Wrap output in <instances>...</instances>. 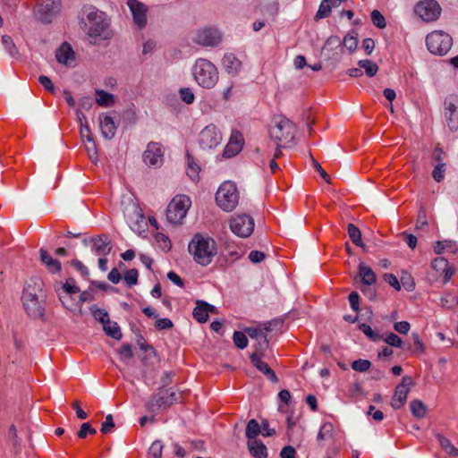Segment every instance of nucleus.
<instances>
[{
	"label": "nucleus",
	"instance_id": "obj_25",
	"mask_svg": "<svg viewBox=\"0 0 458 458\" xmlns=\"http://www.w3.org/2000/svg\"><path fill=\"white\" fill-rule=\"evenodd\" d=\"M27 314L32 318H41L44 316L45 308L43 301H22Z\"/></svg>",
	"mask_w": 458,
	"mask_h": 458
},
{
	"label": "nucleus",
	"instance_id": "obj_22",
	"mask_svg": "<svg viewBox=\"0 0 458 458\" xmlns=\"http://www.w3.org/2000/svg\"><path fill=\"white\" fill-rule=\"evenodd\" d=\"M263 355L264 354L261 353H251L250 356V361L259 371L267 376L272 382L276 383L278 381V378L267 363L261 360Z\"/></svg>",
	"mask_w": 458,
	"mask_h": 458
},
{
	"label": "nucleus",
	"instance_id": "obj_55",
	"mask_svg": "<svg viewBox=\"0 0 458 458\" xmlns=\"http://www.w3.org/2000/svg\"><path fill=\"white\" fill-rule=\"evenodd\" d=\"M432 267L437 272H443L446 270L449 266V262L445 258H436L431 263Z\"/></svg>",
	"mask_w": 458,
	"mask_h": 458
},
{
	"label": "nucleus",
	"instance_id": "obj_14",
	"mask_svg": "<svg viewBox=\"0 0 458 458\" xmlns=\"http://www.w3.org/2000/svg\"><path fill=\"white\" fill-rule=\"evenodd\" d=\"M142 160L146 165L151 168L160 167L164 163V148L158 142L151 141L142 155Z\"/></svg>",
	"mask_w": 458,
	"mask_h": 458
},
{
	"label": "nucleus",
	"instance_id": "obj_47",
	"mask_svg": "<svg viewBox=\"0 0 458 458\" xmlns=\"http://www.w3.org/2000/svg\"><path fill=\"white\" fill-rule=\"evenodd\" d=\"M358 46V39L355 36L347 34L344 40L342 41V47H345L348 49L351 53L355 51Z\"/></svg>",
	"mask_w": 458,
	"mask_h": 458
},
{
	"label": "nucleus",
	"instance_id": "obj_40",
	"mask_svg": "<svg viewBox=\"0 0 458 458\" xmlns=\"http://www.w3.org/2000/svg\"><path fill=\"white\" fill-rule=\"evenodd\" d=\"M437 438L445 453L454 456L458 455V449L452 445L448 438L439 434L437 435Z\"/></svg>",
	"mask_w": 458,
	"mask_h": 458
},
{
	"label": "nucleus",
	"instance_id": "obj_4",
	"mask_svg": "<svg viewBox=\"0 0 458 458\" xmlns=\"http://www.w3.org/2000/svg\"><path fill=\"white\" fill-rule=\"evenodd\" d=\"M240 194L235 182L225 181L216 192V202L225 212H232L239 203Z\"/></svg>",
	"mask_w": 458,
	"mask_h": 458
},
{
	"label": "nucleus",
	"instance_id": "obj_62",
	"mask_svg": "<svg viewBox=\"0 0 458 458\" xmlns=\"http://www.w3.org/2000/svg\"><path fill=\"white\" fill-rule=\"evenodd\" d=\"M384 280L394 289L399 291L401 289V284L397 277L393 274H385Z\"/></svg>",
	"mask_w": 458,
	"mask_h": 458
},
{
	"label": "nucleus",
	"instance_id": "obj_30",
	"mask_svg": "<svg viewBox=\"0 0 458 458\" xmlns=\"http://www.w3.org/2000/svg\"><path fill=\"white\" fill-rule=\"evenodd\" d=\"M40 259L50 272L57 273L61 270V263L57 259H53L48 252L43 249L40 250Z\"/></svg>",
	"mask_w": 458,
	"mask_h": 458
},
{
	"label": "nucleus",
	"instance_id": "obj_45",
	"mask_svg": "<svg viewBox=\"0 0 458 458\" xmlns=\"http://www.w3.org/2000/svg\"><path fill=\"white\" fill-rule=\"evenodd\" d=\"M332 8H334L332 5H330L327 2H325V0H322L315 15V20L318 21L320 19L328 17L331 13Z\"/></svg>",
	"mask_w": 458,
	"mask_h": 458
},
{
	"label": "nucleus",
	"instance_id": "obj_35",
	"mask_svg": "<svg viewBox=\"0 0 458 458\" xmlns=\"http://www.w3.org/2000/svg\"><path fill=\"white\" fill-rule=\"evenodd\" d=\"M242 149V143L240 140H233L231 138L229 143L224 149L223 156L225 157H232L238 154Z\"/></svg>",
	"mask_w": 458,
	"mask_h": 458
},
{
	"label": "nucleus",
	"instance_id": "obj_37",
	"mask_svg": "<svg viewBox=\"0 0 458 458\" xmlns=\"http://www.w3.org/2000/svg\"><path fill=\"white\" fill-rule=\"evenodd\" d=\"M334 426L330 422L324 423L317 436L318 441H325V440H330L334 437Z\"/></svg>",
	"mask_w": 458,
	"mask_h": 458
},
{
	"label": "nucleus",
	"instance_id": "obj_58",
	"mask_svg": "<svg viewBox=\"0 0 458 458\" xmlns=\"http://www.w3.org/2000/svg\"><path fill=\"white\" fill-rule=\"evenodd\" d=\"M384 341L389 344L390 346H393V347H397V348H401L402 345H403V340L401 339V337H399L397 335L394 334V333H389L386 338L384 339Z\"/></svg>",
	"mask_w": 458,
	"mask_h": 458
},
{
	"label": "nucleus",
	"instance_id": "obj_9",
	"mask_svg": "<svg viewBox=\"0 0 458 458\" xmlns=\"http://www.w3.org/2000/svg\"><path fill=\"white\" fill-rule=\"evenodd\" d=\"M178 400L177 394L171 388H159L146 403L148 411L154 412L160 409H166Z\"/></svg>",
	"mask_w": 458,
	"mask_h": 458
},
{
	"label": "nucleus",
	"instance_id": "obj_13",
	"mask_svg": "<svg viewBox=\"0 0 458 458\" xmlns=\"http://www.w3.org/2000/svg\"><path fill=\"white\" fill-rule=\"evenodd\" d=\"M222 141V134L214 124L207 125L199 134L198 142L202 149H211Z\"/></svg>",
	"mask_w": 458,
	"mask_h": 458
},
{
	"label": "nucleus",
	"instance_id": "obj_19",
	"mask_svg": "<svg viewBox=\"0 0 458 458\" xmlns=\"http://www.w3.org/2000/svg\"><path fill=\"white\" fill-rule=\"evenodd\" d=\"M99 127L102 136L106 140H112L116 132L117 124L110 113L99 114Z\"/></svg>",
	"mask_w": 458,
	"mask_h": 458
},
{
	"label": "nucleus",
	"instance_id": "obj_63",
	"mask_svg": "<svg viewBox=\"0 0 458 458\" xmlns=\"http://www.w3.org/2000/svg\"><path fill=\"white\" fill-rule=\"evenodd\" d=\"M327 47H330L331 49L335 47H342V41L340 38L337 36L329 37L325 43L324 49Z\"/></svg>",
	"mask_w": 458,
	"mask_h": 458
},
{
	"label": "nucleus",
	"instance_id": "obj_59",
	"mask_svg": "<svg viewBox=\"0 0 458 458\" xmlns=\"http://www.w3.org/2000/svg\"><path fill=\"white\" fill-rule=\"evenodd\" d=\"M282 319H274L267 323H266L261 328L267 334V332H271L273 330H279L283 327Z\"/></svg>",
	"mask_w": 458,
	"mask_h": 458
},
{
	"label": "nucleus",
	"instance_id": "obj_27",
	"mask_svg": "<svg viewBox=\"0 0 458 458\" xmlns=\"http://www.w3.org/2000/svg\"><path fill=\"white\" fill-rule=\"evenodd\" d=\"M80 292L79 287L76 285L74 279L69 278L62 286V291L58 293L59 300L65 308H69L70 305L65 301L66 296H70L73 293Z\"/></svg>",
	"mask_w": 458,
	"mask_h": 458
},
{
	"label": "nucleus",
	"instance_id": "obj_57",
	"mask_svg": "<svg viewBox=\"0 0 458 458\" xmlns=\"http://www.w3.org/2000/svg\"><path fill=\"white\" fill-rule=\"evenodd\" d=\"M114 427H115V424L114 422L113 416H112V414H108L107 416H106L105 421L102 422V424H101L100 431L103 434H107V433H110L114 428Z\"/></svg>",
	"mask_w": 458,
	"mask_h": 458
},
{
	"label": "nucleus",
	"instance_id": "obj_20",
	"mask_svg": "<svg viewBox=\"0 0 458 458\" xmlns=\"http://www.w3.org/2000/svg\"><path fill=\"white\" fill-rule=\"evenodd\" d=\"M246 333L251 339L257 341L253 353L264 354L268 348V340L264 330L261 327H249L246 329Z\"/></svg>",
	"mask_w": 458,
	"mask_h": 458
},
{
	"label": "nucleus",
	"instance_id": "obj_17",
	"mask_svg": "<svg viewBox=\"0 0 458 458\" xmlns=\"http://www.w3.org/2000/svg\"><path fill=\"white\" fill-rule=\"evenodd\" d=\"M56 61L68 67H74L76 64V56L72 46L64 42L55 51Z\"/></svg>",
	"mask_w": 458,
	"mask_h": 458
},
{
	"label": "nucleus",
	"instance_id": "obj_24",
	"mask_svg": "<svg viewBox=\"0 0 458 458\" xmlns=\"http://www.w3.org/2000/svg\"><path fill=\"white\" fill-rule=\"evenodd\" d=\"M127 222L133 231H140L146 225L144 215L138 206H132V214L127 215Z\"/></svg>",
	"mask_w": 458,
	"mask_h": 458
},
{
	"label": "nucleus",
	"instance_id": "obj_3",
	"mask_svg": "<svg viewBox=\"0 0 458 458\" xmlns=\"http://www.w3.org/2000/svg\"><path fill=\"white\" fill-rule=\"evenodd\" d=\"M192 76L197 84L204 89H212L219 79L216 66L206 58H198L191 68Z\"/></svg>",
	"mask_w": 458,
	"mask_h": 458
},
{
	"label": "nucleus",
	"instance_id": "obj_26",
	"mask_svg": "<svg viewBox=\"0 0 458 458\" xmlns=\"http://www.w3.org/2000/svg\"><path fill=\"white\" fill-rule=\"evenodd\" d=\"M225 70L232 75H236L242 68V62L233 54H225L222 60Z\"/></svg>",
	"mask_w": 458,
	"mask_h": 458
},
{
	"label": "nucleus",
	"instance_id": "obj_39",
	"mask_svg": "<svg viewBox=\"0 0 458 458\" xmlns=\"http://www.w3.org/2000/svg\"><path fill=\"white\" fill-rule=\"evenodd\" d=\"M347 232L352 242L359 247L364 248L360 230L353 224H348Z\"/></svg>",
	"mask_w": 458,
	"mask_h": 458
},
{
	"label": "nucleus",
	"instance_id": "obj_5",
	"mask_svg": "<svg viewBox=\"0 0 458 458\" xmlns=\"http://www.w3.org/2000/svg\"><path fill=\"white\" fill-rule=\"evenodd\" d=\"M295 125L287 118H280L270 130V137L278 147H286L291 144L295 135Z\"/></svg>",
	"mask_w": 458,
	"mask_h": 458
},
{
	"label": "nucleus",
	"instance_id": "obj_48",
	"mask_svg": "<svg viewBox=\"0 0 458 458\" xmlns=\"http://www.w3.org/2000/svg\"><path fill=\"white\" fill-rule=\"evenodd\" d=\"M371 21L373 24L378 29H384L386 26L385 17L377 10H373L371 13Z\"/></svg>",
	"mask_w": 458,
	"mask_h": 458
},
{
	"label": "nucleus",
	"instance_id": "obj_29",
	"mask_svg": "<svg viewBox=\"0 0 458 458\" xmlns=\"http://www.w3.org/2000/svg\"><path fill=\"white\" fill-rule=\"evenodd\" d=\"M359 276L361 279L362 284L366 285H372L376 283L377 276L374 271L365 265L363 262L359 264Z\"/></svg>",
	"mask_w": 458,
	"mask_h": 458
},
{
	"label": "nucleus",
	"instance_id": "obj_15",
	"mask_svg": "<svg viewBox=\"0 0 458 458\" xmlns=\"http://www.w3.org/2000/svg\"><path fill=\"white\" fill-rule=\"evenodd\" d=\"M415 385L412 377L404 376L402 382L395 387L394 394L391 399V406L394 410L401 409L407 400L411 387Z\"/></svg>",
	"mask_w": 458,
	"mask_h": 458
},
{
	"label": "nucleus",
	"instance_id": "obj_7",
	"mask_svg": "<svg viewBox=\"0 0 458 458\" xmlns=\"http://www.w3.org/2000/svg\"><path fill=\"white\" fill-rule=\"evenodd\" d=\"M453 39L451 36L442 30H435L426 38L428 51L434 55H444L451 48Z\"/></svg>",
	"mask_w": 458,
	"mask_h": 458
},
{
	"label": "nucleus",
	"instance_id": "obj_42",
	"mask_svg": "<svg viewBox=\"0 0 458 458\" xmlns=\"http://www.w3.org/2000/svg\"><path fill=\"white\" fill-rule=\"evenodd\" d=\"M359 329L371 341L377 342L382 339V335L376 333L370 326L362 323L359 325Z\"/></svg>",
	"mask_w": 458,
	"mask_h": 458
},
{
	"label": "nucleus",
	"instance_id": "obj_28",
	"mask_svg": "<svg viewBox=\"0 0 458 458\" xmlns=\"http://www.w3.org/2000/svg\"><path fill=\"white\" fill-rule=\"evenodd\" d=\"M248 448L255 458H267V451L266 445L258 439L248 440Z\"/></svg>",
	"mask_w": 458,
	"mask_h": 458
},
{
	"label": "nucleus",
	"instance_id": "obj_50",
	"mask_svg": "<svg viewBox=\"0 0 458 458\" xmlns=\"http://www.w3.org/2000/svg\"><path fill=\"white\" fill-rule=\"evenodd\" d=\"M233 340L234 344L240 349H244L248 345V339L242 332L235 331L233 333Z\"/></svg>",
	"mask_w": 458,
	"mask_h": 458
},
{
	"label": "nucleus",
	"instance_id": "obj_36",
	"mask_svg": "<svg viewBox=\"0 0 458 458\" xmlns=\"http://www.w3.org/2000/svg\"><path fill=\"white\" fill-rule=\"evenodd\" d=\"M261 433V426L255 419L248 421L245 435L249 440L256 439V437Z\"/></svg>",
	"mask_w": 458,
	"mask_h": 458
},
{
	"label": "nucleus",
	"instance_id": "obj_43",
	"mask_svg": "<svg viewBox=\"0 0 458 458\" xmlns=\"http://www.w3.org/2000/svg\"><path fill=\"white\" fill-rule=\"evenodd\" d=\"M90 310L93 318L97 321L100 322L102 325L106 324V322H108V320L110 319L106 310L100 308H97L96 306L92 307Z\"/></svg>",
	"mask_w": 458,
	"mask_h": 458
},
{
	"label": "nucleus",
	"instance_id": "obj_53",
	"mask_svg": "<svg viewBox=\"0 0 458 458\" xmlns=\"http://www.w3.org/2000/svg\"><path fill=\"white\" fill-rule=\"evenodd\" d=\"M139 273L136 268H131L126 271L124 274V281L129 286L137 284Z\"/></svg>",
	"mask_w": 458,
	"mask_h": 458
},
{
	"label": "nucleus",
	"instance_id": "obj_44",
	"mask_svg": "<svg viewBox=\"0 0 458 458\" xmlns=\"http://www.w3.org/2000/svg\"><path fill=\"white\" fill-rule=\"evenodd\" d=\"M163 444L160 440H156L152 443L148 449V458H162Z\"/></svg>",
	"mask_w": 458,
	"mask_h": 458
},
{
	"label": "nucleus",
	"instance_id": "obj_38",
	"mask_svg": "<svg viewBox=\"0 0 458 458\" xmlns=\"http://www.w3.org/2000/svg\"><path fill=\"white\" fill-rule=\"evenodd\" d=\"M410 408L414 417L421 419L426 416L427 407L421 401L418 399L412 400L410 403Z\"/></svg>",
	"mask_w": 458,
	"mask_h": 458
},
{
	"label": "nucleus",
	"instance_id": "obj_51",
	"mask_svg": "<svg viewBox=\"0 0 458 458\" xmlns=\"http://www.w3.org/2000/svg\"><path fill=\"white\" fill-rule=\"evenodd\" d=\"M2 44L10 55L14 56L17 54L16 47L10 36L4 35L2 37Z\"/></svg>",
	"mask_w": 458,
	"mask_h": 458
},
{
	"label": "nucleus",
	"instance_id": "obj_23",
	"mask_svg": "<svg viewBox=\"0 0 458 458\" xmlns=\"http://www.w3.org/2000/svg\"><path fill=\"white\" fill-rule=\"evenodd\" d=\"M112 242L107 235L102 234L93 237L91 250L98 256H107L112 250Z\"/></svg>",
	"mask_w": 458,
	"mask_h": 458
},
{
	"label": "nucleus",
	"instance_id": "obj_60",
	"mask_svg": "<svg viewBox=\"0 0 458 458\" xmlns=\"http://www.w3.org/2000/svg\"><path fill=\"white\" fill-rule=\"evenodd\" d=\"M96 429L90 426L89 422L81 424L80 430L77 432V436L80 438H85L88 434L95 435Z\"/></svg>",
	"mask_w": 458,
	"mask_h": 458
},
{
	"label": "nucleus",
	"instance_id": "obj_34",
	"mask_svg": "<svg viewBox=\"0 0 458 458\" xmlns=\"http://www.w3.org/2000/svg\"><path fill=\"white\" fill-rule=\"evenodd\" d=\"M103 329L108 336L115 340H120L123 336L121 328L118 324L116 322L111 321L110 319L108 322H106V324L103 325Z\"/></svg>",
	"mask_w": 458,
	"mask_h": 458
},
{
	"label": "nucleus",
	"instance_id": "obj_56",
	"mask_svg": "<svg viewBox=\"0 0 458 458\" xmlns=\"http://www.w3.org/2000/svg\"><path fill=\"white\" fill-rule=\"evenodd\" d=\"M118 354L122 360H127L132 358L133 352L129 344H123L118 351Z\"/></svg>",
	"mask_w": 458,
	"mask_h": 458
},
{
	"label": "nucleus",
	"instance_id": "obj_54",
	"mask_svg": "<svg viewBox=\"0 0 458 458\" xmlns=\"http://www.w3.org/2000/svg\"><path fill=\"white\" fill-rule=\"evenodd\" d=\"M445 163H438L433 172H432V177L434 180L437 182H440L443 181L445 177Z\"/></svg>",
	"mask_w": 458,
	"mask_h": 458
},
{
	"label": "nucleus",
	"instance_id": "obj_61",
	"mask_svg": "<svg viewBox=\"0 0 458 458\" xmlns=\"http://www.w3.org/2000/svg\"><path fill=\"white\" fill-rule=\"evenodd\" d=\"M156 240L159 243V246L163 250H169L171 249V242L167 236L163 233H157L156 235Z\"/></svg>",
	"mask_w": 458,
	"mask_h": 458
},
{
	"label": "nucleus",
	"instance_id": "obj_12",
	"mask_svg": "<svg viewBox=\"0 0 458 458\" xmlns=\"http://www.w3.org/2000/svg\"><path fill=\"white\" fill-rule=\"evenodd\" d=\"M254 220L251 216L242 214L236 215L230 220V229L237 236L249 237L254 230Z\"/></svg>",
	"mask_w": 458,
	"mask_h": 458
},
{
	"label": "nucleus",
	"instance_id": "obj_1",
	"mask_svg": "<svg viewBox=\"0 0 458 458\" xmlns=\"http://www.w3.org/2000/svg\"><path fill=\"white\" fill-rule=\"evenodd\" d=\"M85 13V30L89 38L105 40L112 37L110 22L105 13L93 6L86 8Z\"/></svg>",
	"mask_w": 458,
	"mask_h": 458
},
{
	"label": "nucleus",
	"instance_id": "obj_46",
	"mask_svg": "<svg viewBox=\"0 0 458 458\" xmlns=\"http://www.w3.org/2000/svg\"><path fill=\"white\" fill-rule=\"evenodd\" d=\"M371 362L369 360L359 359L352 362L351 367L358 372H366L369 369Z\"/></svg>",
	"mask_w": 458,
	"mask_h": 458
},
{
	"label": "nucleus",
	"instance_id": "obj_64",
	"mask_svg": "<svg viewBox=\"0 0 458 458\" xmlns=\"http://www.w3.org/2000/svg\"><path fill=\"white\" fill-rule=\"evenodd\" d=\"M38 81L47 91L52 93L55 92V89L50 78L46 75H40L38 77Z\"/></svg>",
	"mask_w": 458,
	"mask_h": 458
},
{
	"label": "nucleus",
	"instance_id": "obj_49",
	"mask_svg": "<svg viewBox=\"0 0 458 458\" xmlns=\"http://www.w3.org/2000/svg\"><path fill=\"white\" fill-rule=\"evenodd\" d=\"M85 148L88 153L89 159L92 162H97L98 160V151L95 141L92 140H89L85 142Z\"/></svg>",
	"mask_w": 458,
	"mask_h": 458
},
{
	"label": "nucleus",
	"instance_id": "obj_21",
	"mask_svg": "<svg viewBox=\"0 0 458 458\" xmlns=\"http://www.w3.org/2000/svg\"><path fill=\"white\" fill-rule=\"evenodd\" d=\"M43 283L39 279L32 280L28 283L23 289L22 301H43L44 294L42 290Z\"/></svg>",
	"mask_w": 458,
	"mask_h": 458
},
{
	"label": "nucleus",
	"instance_id": "obj_16",
	"mask_svg": "<svg viewBox=\"0 0 458 458\" xmlns=\"http://www.w3.org/2000/svg\"><path fill=\"white\" fill-rule=\"evenodd\" d=\"M127 5L132 14L133 21L139 29L147 24L148 7L138 0H127Z\"/></svg>",
	"mask_w": 458,
	"mask_h": 458
},
{
	"label": "nucleus",
	"instance_id": "obj_32",
	"mask_svg": "<svg viewBox=\"0 0 458 458\" xmlns=\"http://www.w3.org/2000/svg\"><path fill=\"white\" fill-rule=\"evenodd\" d=\"M187 159V174L192 181L199 179V173L200 171L199 165L196 163L194 157L189 153H186Z\"/></svg>",
	"mask_w": 458,
	"mask_h": 458
},
{
	"label": "nucleus",
	"instance_id": "obj_11",
	"mask_svg": "<svg viewBox=\"0 0 458 458\" xmlns=\"http://www.w3.org/2000/svg\"><path fill=\"white\" fill-rule=\"evenodd\" d=\"M441 11L439 4L435 0L420 1L414 7L415 13L427 22L437 21Z\"/></svg>",
	"mask_w": 458,
	"mask_h": 458
},
{
	"label": "nucleus",
	"instance_id": "obj_33",
	"mask_svg": "<svg viewBox=\"0 0 458 458\" xmlns=\"http://www.w3.org/2000/svg\"><path fill=\"white\" fill-rule=\"evenodd\" d=\"M204 301H197L196 307L193 310L192 315L193 318L199 323H205L208 319V313L206 310Z\"/></svg>",
	"mask_w": 458,
	"mask_h": 458
},
{
	"label": "nucleus",
	"instance_id": "obj_52",
	"mask_svg": "<svg viewBox=\"0 0 458 458\" xmlns=\"http://www.w3.org/2000/svg\"><path fill=\"white\" fill-rule=\"evenodd\" d=\"M179 95L181 99L188 105L192 104L195 100L194 93L190 88H181Z\"/></svg>",
	"mask_w": 458,
	"mask_h": 458
},
{
	"label": "nucleus",
	"instance_id": "obj_2",
	"mask_svg": "<svg viewBox=\"0 0 458 458\" xmlns=\"http://www.w3.org/2000/svg\"><path fill=\"white\" fill-rule=\"evenodd\" d=\"M188 250L196 263L208 266L216 255V243L211 237L197 233L189 242Z\"/></svg>",
	"mask_w": 458,
	"mask_h": 458
},
{
	"label": "nucleus",
	"instance_id": "obj_18",
	"mask_svg": "<svg viewBox=\"0 0 458 458\" xmlns=\"http://www.w3.org/2000/svg\"><path fill=\"white\" fill-rule=\"evenodd\" d=\"M445 117L447 125L452 131L458 127V100L455 98H449L445 102Z\"/></svg>",
	"mask_w": 458,
	"mask_h": 458
},
{
	"label": "nucleus",
	"instance_id": "obj_31",
	"mask_svg": "<svg viewBox=\"0 0 458 458\" xmlns=\"http://www.w3.org/2000/svg\"><path fill=\"white\" fill-rule=\"evenodd\" d=\"M96 95H97L96 102L100 106L110 107L114 103V95H112L111 93H108L103 89H97Z\"/></svg>",
	"mask_w": 458,
	"mask_h": 458
},
{
	"label": "nucleus",
	"instance_id": "obj_41",
	"mask_svg": "<svg viewBox=\"0 0 458 458\" xmlns=\"http://www.w3.org/2000/svg\"><path fill=\"white\" fill-rule=\"evenodd\" d=\"M358 64L360 69L365 70V72L369 77H373L378 71V66L377 64L370 60H360L359 61Z\"/></svg>",
	"mask_w": 458,
	"mask_h": 458
},
{
	"label": "nucleus",
	"instance_id": "obj_10",
	"mask_svg": "<svg viewBox=\"0 0 458 458\" xmlns=\"http://www.w3.org/2000/svg\"><path fill=\"white\" fill-rule=\"evenodd\" d=\"M192 40L199 46L214 47L221 43L222 33L216 28L204 27L195 31Z\"/></svg>",
	"mask_w": 458,
	"mask_h": 458
},
{
	"label": "nucleus",
	"instance_id": "obj_8",
	"mask_svg": "<svg viewBox=\"0 0 458 458\" xmlns=\"http://www.w3.org/2000/svg\"><path fill=\"white\" fill-rule=\"evenodd\" d=\"M61 11V0H37L34 13L43 23H50Z\"/></svg>",
	"mask_w": 458,
	"mask_h": 458
},
{
	"label": "nucleus",
	"instance_id": "obj_6",
	"mask_svg": "<svg viewBox=\"0 0 458 458\" xmlns=\"http://www.w3.org/2000/svg\"><path fill=\"white\" fill-rule=\"evenodd\" d=\"M191 205V201L188 196L183 194L175 196L167 206V220L173 225L181 224L186 216Z\"/></svg>",
	"mask_w": 458,
	"mask_h": 458
}]
</instances>
